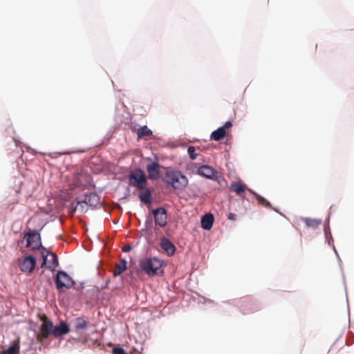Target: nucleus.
<instances>
[{"label": "nucleus", "instance_id": "obj_30", "mask_svg": "<svg viewBox=\"0 0 354 354\" xmlns=\"http://www.w3.org/2000/svg\"><path fill=\"white\" fill-rule=\"evenodd\" d=\"M92 198H93V200H95V199H97V196L95 194L91 195V196H89V198H88V203H90V205H91V199H92Z\"/></svg>", "mask_w": 354, "mask_h": 354}, {"label": "nucleus", "instance_id": "obj_22", "mask_svg": "<svg viewBox=\"0 0 354 354\" xmlns=\"http://www.w3.org/2000/svg\"><path fill=\"white\" fill-rule=\"evenodd\" d=\"M254 194L255 195L256 198L259 205H261L265 207H271V204L266 198H264L263 197L261 196L260 195H259L256 193H254Z\"/></svg>", "mask_w": 354, "mask_h": 354}, {"label": "nucleus", "instance_id": "obj_17", "mask_svg": "<svg viewBox=\"0 0 354 354\" xmlns=\"http://www.w3.org/2000/svg\"><path fill=\"white\" fill-rule=\"evenodd\" d=\"M88 325V322L82 317H77L74 320V328L77 332L86 329Z\"/></svg>", "mask_w": 354, "mask_h": 354}, {"label": "nucleus", "instance_id": "obj_20", "mask_svg": "<svg viewBox=\"0 0 354 354\" xmlns=\"http://www.w3.org/2000/svg\"><path fill=\"white\" fill-rule=\"evenodd\" d=\"M247 186L237 183H233L230 185V189L234 191L236 195L241 196L245 191Z\"/></svg>", "mask_w": 354, "mask_h": 354}, {"label": "nucleus", "instance_id": "obj_28", "mask_svg": "<svg viewBox=\"0 0 354 354\" xmlns=\"http://www.w3.org/2000/svg\"><path fill=\"white\" fill-rule=\"evenodd\" d=\"M227 218L231 221H235L236 219V215L234 213H230L227 215Z\"/></svg>", "mask_w": 354, "mask_h": 354}, {"label": "nucleus", "instance_id": "obj_29", "mask_svg": "<svg viewBox=\"0 0 354 354\" xmlns=\"http://www.w3.org/2000/svg\"><path fill=\"white\" fill-rule=\"evenodd\" d=\"M84 204H87V202H84V201H78L77 203V205L75 207V209L77 208L79 206L81 207V208H83V205Z\"/></svg>", "mask_w": 354, "mask_h": 354}, {"label": "nucleus", "instance_id": "obj_32", "mask_svg": "<svg viewBox=\"0 0 354 354\" xmlns=\"http://www.w3.org/2000/svg\"><path fill=\"white\" fill-rule=\"evenodd\" d=\"M138 139L139 140V139L143 138L145 136H147V134L142 133V134H138Z\"/></svg>", "mask_w": 354, "mask_h": 354}, {"label": "nucleus", "instance_id": "obj_14", "mask_svg": "<svg viewBox=\"0 0 354 354\" xmlns=\"http://www.w3.org/2000/svg\"><path fill=\"white\" fill-rule=\"evenodd\" d=\"M129 125L133 133H152L146 124L140 125L135 122H131Z\"/></svg>", "mask_w": 354, "mask_h": 354}, {"label": "nucleus", "instance_id": "obj_12", "mask_svg": "<svg viewBox=\"0 0 354 354\" xmlns=\"http://www.w3.org/2000/svg\"><path fill=\"white\" fill-rule=\"evenodd\" d=\"M197 173L207 178H212L216 174V171L211 167L207 165H203L198 167Z\"/></svg>", "mask_w": 354, "mask_h": 354}, {"label": "nucleus", "instance_id": "obj_23", "mask_svg": "<svg viewBox=\"0 0 354 354\" xmlns=\"http://www.w3.org/2000/svg\"><path fill=\"white\" fill-rule=\"evenodd\" d=\"M232 126L231 121H227L222 127H218L217 129L214 130L212 133H226V130Z\"/></svg>", "mask_w": 354, "mask_h": 354}, {"label": "nucleus", "instance_id": "obj_24", "mask_svg": "<svg viewBox=\"0 0 354 354\" xmlns=\"http://www.w3.org/2000/svg\"><path fill=\"white\" fill-rule=\"evenodd\" d=\"M226 134H210L209 140L220 141L225 137Z\"/></svg>", "mask_w": 354, "mask_h": 354}, {"label": "nucleus", "instance_id": "obj_1", "mask_svg": "<svg viewBox=\"0 0 354 354\" xmlns=\"http://www.w3.org/2000/svg\"><path fill=\"white\" fill-rule=\"evenodd\" d=\"M163 181L177 190L184 189L188 184V179L185 175L179 171L172 169L167 170Z\"/></svg>", "mask_w": 354, "mask_h": 354}, {"label": "nucleus", "instance_id": "obj_19", "mask_svg": "<svg viewBox=\"0 0 354 354\" xmlns=\"http://www.w3.org/2000/svg\"><path fill=\"white\" fill-rule=\"evenodd\" d=\"M301 219L307 227L313 229L317 228L322 223V220L318 218H302Z\"/></svg>", "mask_w": 354, "mask_h": 354}, {"label": "nucleus", "instance_id": "obj_13", "mask_svg": "<svg viewBox=\"0 0 354 354\" xmlns=\"http://www.w3.org/2000/svg\"><path fill=\"white\" fill-rule=\"evenodd\" d=\"M160 246L169 256H171L176 251L175 245L167 239H162L160 243Z\"/></svg>", "mask_w": 354, "mask_h": 354}, {"label": "nucleus", "instance_id": "obj_16", "mask_svg": "<svg viewBox=\"0 0 354 354\" xmlns=\"http://www.w3.org/2000/svg\"><path fill=\"white\" fill-rule=\"evenodd\" d=\"M19 344L20 339L18 337L17 339L13 341L11 346L6 350H4L1 354H19Z\"/></svg>", "mask_w": 354, "mask_h": 354}, {"label": "nucleus", "instance_id": "obj_27", "mask_svg": "<svg viewBox=\"0 0 354 354\" xmlns=\"http://www.w3.org/2000/svg\"><path fill=\"white\" fill-rule=\"evenodd\" d=\"M131 250V246L129 244H127V245H124L122 248V250L124 252H129L130 250Z\"/></svg>", "mask_w": 354, "mask_h": 354}, {"label": "nucleus", "instance_id": "obj_4", "mask_svg": "<svg viewBox=\"0 0 354 354\" xmlns=\"http://www.w3.org/2000/svg\"><path fill=\"white\" fill-rule=\"evenodd\" d=\"M55 282L57 290L60 292H64L65 290L69 289L75 285L73 279L65 271L62 270L57 272Z\"/></svg>", "mask_w": 354, "mask_h": 354}, {"label": "nucleus", "instance_id": "obj_8", "mask_svg": "<svg viewBox=\"0 0 354 354\" xmlns=\"http://www.w3.org/2000/svg\"><path fill=\"white\" fill-rule=\"evenodd\" d=\"M41 256L43 259L42 263L41 265V267L46 265L47 257L48 256L50 257V259L49 260V265L47 266L48 269L55 270L59 266L57 256L54 252H49L46 248H42Z\"/></svg>", "mask_w": 354, "mask_h": 354}, {"label": "nucleus", "instance_id": "obj_18", "mask_svg": "<svg viewBox=\"0 0 354 354\" xmlns=\"http://www.w3.org/2000/svg\"><path fill=\"white\" fill-rule=\"evenodd\" d=\"M127 269V261L121 259L118 263H115L113 270V276L117 277L121 274Z\"/></svg>", "mask_w": 354, "mask_h": 354}, {"label": "nucleus", "instance_id": "obj_6", "mask_svg": "<svg viewBox=\"0 0 354 354\" xmlns=\"http://www.w3.org/2000/svg\"><path fill=\"white\" fill-rule=\"evenodd\" d=\"M24 238L26 240V247L30 248L31 250L42 249L39 233L29 232L24 235Z\"/></svg>", "mask_w": 354, "mask_h": 354}, {"label": "nucleus", "instance_id": "obj_3", "mask_svg": "<svg viewBox=\"0 0 354 354\" xmlns=\"http://www.w3.org/2000/svg\"><path fill=\"white\" fill-rule=\"evenodd\" d=\"M41 324L36 335L39 343L43 344L50 335H53V324L45 315L41 317Z\"/></svg>", "mask_w": 354, "mask_h": 354}, {"label": "nucleus", "instance_id": "obj_7", "mask_svg": "<svg viewBox=\"0 0 354 354\" xmlns=\"http://www.w3.org/2000/svg\"><path fill=\"white\" fill-rule=\"evenodd\" d=\"M36 262V259L32 255L26 256L18 260L20 270L27 274H30L34 271Z\"/></svg>", "mask_w": 354, "mask_h": 354}, {"label": "nucleus", "instance_id": "obj_5", "mask_svg": "<svg viewBox=\"0 0 354 354\" xmlns=\"http://www.w3.org/2000/svg\"><path fill=\"white\" fill-rule=\"evenodd\" d=\"M130 184L138 189H143L145 187L147 178L142 169H136L129 176Z\"/></svg>", "mask_w": 354, "mask_h": 354}, {"label": "nucleus", "instance_id": "obj_9", "mask_svg": "<svg viewBox=\"0 0 354 354\" xmlns=\"http://www.w3.org/2000/svg\"><path fill=\"white\" fill-rule=\"evenodd\" d=\"M153 215L156 225L161 227L166 225L167 216L166 210L163 207H159L153 210Z\"/></svg>", "mask_w": 354, "mask_h": 354}, {"label": "nucleus", "instance_id": "obj_11", "mask_svg": "<svg viewBox=\"0 0 354 354\" xmlns=\"http://www.w3.org/2000/svg\"><path fill=\"white\" fill-rule=\"evenodd\" d=\"M147 171L149 179L156 180L160 177V165L153 162L147 166Z\"/></svg>", "mask_w": 354, "mask_h": 354}, {"label": "nucleus", "instance_id": "obj_31", "mask_svg": "<svg viewBox=\"0 0 354 354\" xmlns=\"http://www.w3.org/2000/svg\"><path fill=\"white\" fill-rule=\"evenodd\" d=\"M55 154H57V155H62V153H48V156H50L51 158H56L57 156H54Z\"/></svg>", "mask_w": 354, "mask_h": 354}, {"label": "nucleus", "instance_id": "obj_33", "mask_svg": "<svg viewBox=\"0 0 354 354\" xmlns=\"http://www.w3.org/2000/svg\"><path fill=\"white\" fill-rule=\"evenodd\" d=\"M127 115H128V116L126 118V120H127V121H124V122L125 123V124H127V121H128V120H129V114L128 113Z\"/></svg>", "mask_w": 354, "mask_h": 354}, {"label": "nucleus", "instance_id": "obj_21", "mask_svg": "<svg viewBox=\"0 0 354 354\" xmlns=\"http://www.w3.org/2000/svg\"><path fill=\"white\" fill-rule=\"evenodd\" d=\"M140 199L145 204H150L151 203V193L149 189H146L144 192H140Z\"/></svg>", "mask_w": 354, "mask_h": 354}, {"label": "nucleus", "instance_id": "obj_15", "mask_svg": "<svg viewBox=\"0 0 354 354\" xmlns=\"http://www.w3.org/2000/svg\"><path fill=\"white\" fill-rule=\"evenodd\" d=\"M214 223V216L212 214H207L201 218V226L204 230H210Z\"/></svg>", "mask_w": 354, "mask_h": 354}, {"label": "nucleus", "instance_id": "obj_26", "mask_svg": "<svg viewBox=\"0 0 354 354\" xmlns=\"http://www.w3.org/2000/svg\"><path fill=\"white\" fill-rule=\"evenodd\" d=\"M112 352L113 354H127L125 351L121 347H114Z\"/></svg>", "mask_w": 354, "mask_h": 354}, {"label": "nucleus", "instance_id": "obj_2", "mask_svg": "<svg viewBox=\"0 0 354 354\" xmlns=\"http://www.w3.org/2000/svg\"><path fill=\"white\" fill-rule=\"evenodd\" d=\"M162 261L156 257L146 258L140 262V267L142 271L150 277L162 274L163 270H161Z\"/></svg>", "mask_w": 354, "mask_h": 354}, {"label": "nucleus", "instance_id": "obj_25", "mask_svg": "<svg viewBox=\"0 0 354 354\" xmlns=\"http://www.w3.org/2000/svg\"><path fill=\"white\" fill-rule=\"evenodd\" d=\"M187 152L191 158L192 160H194L196 158V156L195 154V148L192 146H190L187 149Z\"/></svg>", "mask_w": 354, "mask_h": 354}, {"label": "nucleus", "instance_id": "obj_10", "mask_svg": "<svg viewBox=\"0 0 354 354\" xmlns=\"http://www.w3.org/2000/svg\"><path fill=\"white\" fill-rule=\"evenodd\" d=\"M70 328L66 322L61 321L57 326L53 325V336L58 338L69 333Z\"/></svg>", "mask_w": 354, "mask_h": 354}]
</instances>
